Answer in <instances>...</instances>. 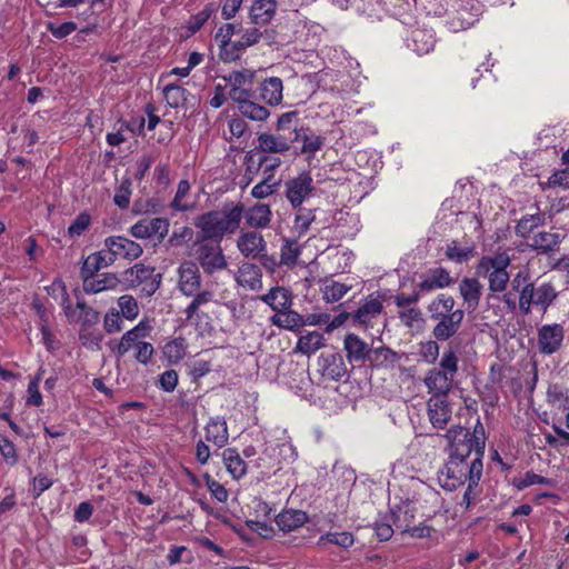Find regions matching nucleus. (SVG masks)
<instances>
[{
	"label": "nucleus",
	"instance_id": "obj_1",
	"mask_svg": "<svg viewBox=\"0 0 569 569\" xmlns=\"http://www.w3.org/2000/svg\"><path fill=\"white\" fill-rule=\"evenodd\" d=\"M511 287L520 295L521 315L528 316L536 308L542 312L556 302L559 292L552 281L537 277L532 279L529 270H519L511 279Z\"/></svg>",
	"mask_w": 569,
	"mask_h": 569
},
{
	"label": "nucleus",
	"instance_id": "obj_2",
	"mask_svg": "<svg viewBox=\"0 0 569 569\" xmlns=\"http://www.w3.org/2000/svg\"><path fill=\"white\" fill-rule=\"evenodd\" d=\"M243 213L244 206L241 202H227L220 210H211L196 217L198 240L220 243L226 234H232L240 228Z\"/></svg>",
	"mask_w": 569,
	"mask_h": 569
},
{
	"label": "nucleus",
	"instance_id": "obj_3",
	"mask_svg": "<svg viewBox=\"0 0 569 569\" xmlns=\"http://www.w3.org/2000/svg\"><path fill=\"white\" fill-rule=\"evenodd\" d=\"M429 319L435 322L431 335L433 339L448 341L460 330L465 310L456 308V300L452 296L440 293L428 306Z\"/></svg>",
	"mask_w": 569,
	"mask_h": 569
},
{
	"label": "nucleus",
	"instance_id": "obj_4",
	"mask_svg": "<svg viewBox=\"0 0 569 569\" xmlns=\"http://www.w3.org/2000/svg\"><path fill=\"white\" fill-rule=\"evenodd\" d=\"M445 438L448 441L450 457L468 459L471 453H473V458L482 460L486 447V433L479 419L472 432L467 428L455 426L447 431Z\"/></svg>",
	"mask_w": 569,
	"mask_h": 569
},
{
	"label": "nucleus",
	"instance_id": "obj_5",
	"mask_svg": "<svg viewBox=\"0 0 569 569\" xmlns=\"http://www.w3.org/2000/svg\"><path fill=\"white\" fill-rule=\"evenodd\" d=\"M482 460L479 458L468 459L450 457L438 473L440 486L449 491L470 481V486H478L482 476Z\"/></svg>",
	"mask_w": 569,
	"mask_h": 569
},
{
	"label": "nucleus",
	"instance_id": "obj_6",
	"mask_svg": "<svg viewBox=\"0 0 569 569\" xmlns=\"http://www.w3.org/2000/svg\"><path fill=\"white\" fill-rule=\"evenodd\" d=\"M510 263L511 258L506 251L483 256L478 261L476 274L488 280V290L491 295L505 292L508 283H511L508 272Z\"/></svg>",
	"mask_w": 569,
	"mask_h": 569
},
{
	"label": "nucleus",
	"instance_id": "obj_7",
	"mask_svg": "<svg viewBox=\"0 0 569 569\" xmlns=\"http://www.w3.org/2000/svg\"><path fill=\"white\" fill-rule=\"evenodd\" d=\"M123 281L129 288H140L141 293L151 297L160 287L161 274L153 267L136 263L122 273Z\"/></svg>",
	"mask_w": 569,
	"mask_h": 569
},
{
	"label": "nucleus",
	"instance_id": "obj_8",
	"mask_svg": "<svg viewBox=\"0 0 569 569\" xmlns=\"http://www.w3.org/2000/svg\"><path fill=\"white\" fill-rule=\"evenodd\" d=\"M197 261L207 274H213L227 268L228 262L220 243H201L196 251Z\"/></svg>",
	"mask_w": 569,
	"mask_h": 569
},
{
	"label": "nucleus",
	"instance_id": "obj_9",
	"mask_svg": "<svg viewBox=\"0 0 569 569\" xmlns=\"http://www.w3.org/2000/svg\"><path fill=\"white\" fill-rule=\"evenodd\" d=\"M286 197L293 208H298L311 194L313 179L309 172H301L298 177L289 179L286 183Z\"/></svg>",
	"mask_w": 569,
	"mask_h": 569
},
{
	"label": "nucleus",
	"instance_id": "obj_10",
	"mask_svg": "<svg viewBox=\"0 0 569 569\" xmlns=\"http://www.w3.org/2000/svg\"><path fill=\"white\" fill-rule=\"evenodd\" d=\"M328 319H329V316L320 315L318 317L317 316L309 317L308 320H305L303 316H301L299 312L291 310L289 308L280 313H274L270 318V321L273 326H276L278 328L290 330V331H296V330L300 329L301 327H303L306 323H309V325H318L321 322L326 323Z\"/></svg>",
	"mask_w": 569,
	"mask_h": 569
},
{
	"label": "nucleus",
	"instance_id": "obj_11",
	"mask_svg": "<svg viewBox=\"0 0 569 569\" xmlns=\"http://www.w3.org/2000/svg\"><path fill=\"white\" fill-rule=\"evenodd\" d=\"M169 231V221L166 218L141 219L130 228V234L137 239L158 237L161 242Z\"/></svg>",
	"mask_w": 569,
	"mask_h": 569
},
{
	"label": "nucleus",
	"instance_id": "obj_12",
	"mask_svg": "<svg viewBox=\"0 0 569 569\" xmlns=\"http://www.w3.org/2000/svg\"><path fill=\"white\" fill-rule=\"evenodd\" d=\"M103 246L113 253L116 260L126 259L132 261L140 258L143 253V249L138 242L123 236L108 237L104 239Z\"/></svg>",
	"mask_w": 569,
	"mask_h": 569
},
{
	"label": "nucleus",
	"instance_id": "obj_13",
	"mask_svg": "<svg viewBox=\"0 0 569 569\" xmlns=\"http://www.w3.org/2000/svg\"><path fill=\"white\" fill-rule=\"evenodd\" d=\"M565 337V329L559 323L543 325L538 329V349L542 355L557 352Z\"/></svg>",
	"mask_w": 569,
	"mask_h": 569
},
{
	"label": "nucleus",
	"instance_id": "obj_14",
	"mask_svg": "<svg viewBox=\"0 0 569 569\" xmlns=\"http://www.w3.org/2000/svg\"><path fill=\"white\" fill-rule=\"evenodd\" d=\"M321 376L328 380L339 381L347 376V367L342 355L336 351L322 352L318 358Z\"/></svg>",
	"mask_w": 569,
	"mask_h": 569
},
{
	"label": "nucleus",
	"instance_id": "obj_15",
	"mask_svg": "<svg viewBox=\"0 0 569 569\" xmlns=\"http://www.w3.org/2000/svg\"><path fill=\"white\" fill-rule=\"evenodd\" d=\"M179 289L187 296H194L201 287L199 267L193 261H184L179 267Z\"/></svg>",
	"mask_w": 569,
	"mask_h": 569
},
{
	"label": "nucleus",
	"instance_id": "obj_16",
	"mask_svg": "<svg viewBox=\"0 0 569 569\" xmlns=\"http://www.w3.org/2000/svg\"><path fill=\"white\" fill-rule=\"evenodd\" d=\"M382 309L383 305L380 297L369 296L352 313V320L363 327L372 326V321L381 315Z\"/></svg>",
	"mask_w": 569,
	"mask_h": 569
},
{
	"label": "nucleus",
	"instance_id": "obj_17",
	"mask_svg": "<svg viewBox=\"0 0 569 569\" xmlns=\"http://www.w3.org/2000/svg\"><path fill=\"white\" fill-rule=\"evenodd\" d=\"M428 417L435 428L443 429L451 419V407L446 397H431L427 403Z\"/></svg>",
	"mask_w": 569,
	"mask_h": 569
},
{
	"label": "nucleus",
	"instance_id": "obj_18",
	"mask_svg": "<svg viewBox=\"0 0 569 569\" xmlns=\"http://www.w3.org/2000/svg\"><path fill=\"white\" fill-rule=\"evenodd\" d=\"M452 283V278L448 270L438 267L429 269L417 284L419 291L431 292L437 289H443Z\"/></svg>",
	"mask_w": 569,
	"mask_h": 569
},
{
	"label": "nucleus",
	"instance_id": "obj_19",
	"mask_svg": "<svg viewBox=\"0 0 569 569\" xmlns=\"http://www.w3.org/2000/svg\"><path fill=\"white\" fill-rule=\"evenodd\" d=\"M237 247L246 258L256 259L266 251L267 243L261 233L248 231L238 238Z\"/></svg>",
	"mask_w": 569,
	"mask_h": 569
},
{
	"label": "nucleus",
	"instance_id": "obj_20",
	"mask_svg": "<svg viewBox=\"0 0 569 569\" xmlns=\"http://www.w3.org/2000/svg\"><path fill=\"white\" fill-rule=\"evenodd\" d=\"M292 141L281 133L262 132L258 136L257 149L263 153H284L290 150Z\"/></svg>",
	"mask_w": 569,
	"mask_h": 569
},
{
	"label": "nucleus",
	"instance_id": "obj_21",
	"mask_svg": "<svg viewBox=\"0 0 569 569\" xmlns=\"http://www.w3.org/2000/svg\"><path fill=\"white\" fill-rule=\"evenodd\" d=\"M146 329L144 322H139L134 328L123 333L119 342H110L109 347L117 358L123 357L133 347L136 349L137 343L141 342L140 339L146 337Z\"/></svg>",
	"mask_w": 569,
	"mask_h": 569
},
{
	"label": "nucleus",
	"instance_id": "obj_22",
	"mask_svg": "<svg viewBox=\"0 0 569 569\" xmlns=\"http://www.w3.org/2000/svg\"><path fill=\"white\" fill-rule=\"evenodd\" d=\"M483 286L477 278L465 277L459 283V293L467 306V310L475 311L480 302Z\"/></svg>",
	"mask_w": 569,
	"mask_h": 569
},
{
	"label": "nucleus",
	"instance_id": "obj_23",
	"mask_svg": "<svg viewBox=\"0 0 569 569\" xmlns=\"http://www.w3.org/2000/svg\"><path fill=\"white\" fill-rule=\"evenodd\" d=\"M259 99L274 107L281 103L283 98V82L278 77H270L260 82L258 87Z\"/></svg>",
	"mask_w": 569,
	"mask_h": 569
},
{
	"label": "nucleus",
	"instance_id": "obj_24",
	"mask_svg": "<svg viewBox=\"0 0 569 569\" xmlns=\"http://www.w3.org/2000/svg\"><path fill=\"white\" fill-rule=\"evenodd\" d=\"M343 347L349 362H365L369 359L371 347L355 333H349L343 340Z\"/></svg>",
	"mask_w": 569,
	"mask_h": 569
},
{
	"label": "nucleus",
	"instance_id": "obj_25",
	"mask_svg": "<svg viewBox=\"0 0 569 569\" xmlns=\"http://www.w3.org/2000/svg\"><path fill=\"white\" fill-rule=\"evenodd\" d=\"M277 11L276 0H254L250 8L249 18L256 26H266L274 17Z\"/></svg>",
	"mask_w": 569,
	"mask_h": 569
},
{
	"label": "nucleus",
	"instance_id": "obj_26",
	"mask_svg": "<svg viewBox=\"0 0 569 569\" xmlns=\"http://www.w3.org/2000/svg\"><path fill=\"white\" fill-rule=\"evenodd\" d=\"M452 377L439 371L437 368L431 369L425 379V383L429 391L435 393L433 397H447L448 392L452 388Z\"/></svg>",
	"mask_w": 569,
	"mask_h": 569
},
{
	"label": "nucleus",
	"instance_id": "obj_27",
	"mask_svg": "<svg viewBox=\"0 0 569 569\" xmlns=\"http://www.w3.org/2000/svg\"><path fill=\"white\" fill-rule=\"evenodd\" d=\"M561 240L562 237L559 233L541 231L531 238V242L528 243V247L538 253L550 254L559 249Z\"/></svg>",
	"mask_w": 569,
	"mask_h": 569
},
{
	"label": "nucleus",
	"instance_id": "obj_28",
	"mask_svg": "<svg viewBox=\"0 0 569 569\" xmlns=\"http://www.w3.org/2000/svg\"><path fill=\"white\" fill-rule=\"evenodd\" d=\"M206 440L212 442L219 448L224 447L229 440L227 422L221 417L209 419L206 428Z\"/></svg>",
	"mask_w": 569,
	"mask_h": 569
},
{
	"label": "nucleus",
	"instance_id": "obj_29",
	"mask_svg": "<svg viewBox=\"0 0 569 569\" xmlns=\"http://www.w3.org/2000/svg\"><path fill=\"white\" fill-rule=\"evenodd\" d=\"M295 138L293 141H302V146L300 152L302 154H308V158L315 157V154L322 149L325 146L326 138L319 134L311 132L309 129L307 130H297L295 129Z\"/></svg>",
	"mask_w": 569,
	"mask_h": 569
},
{
	"label": "nucleus",
	"instance_id": "obj_30",
	"mask_svg": "<svg viewBox=\"0 0 569 569\" xmlns=\"http://www.w3.org/2000/svg\"><path fill=\"white\" fill-rule=\"evenodd\" d=\"M82 282L83 291L89 295H94L104 290L114 289L119 283V279L116 273L106 272L97 277L93 276L92 278L84 279Z\"/></svg>",
	"mask_w": 569,
	"mask_h": 569
},
{
	"label": "nucleus",
	"instance_id": "obj_31",
	"mask_svg": "<svg viewBox=\"0 0 569 569\" xmlns=\"http://www.w3.org/2000/svg\"><path fill=\"white\" fill-rule=\"evenodd\" d=\"M276 523L283 532L293 531L302 527L308 521V515L302 510H283L276 516Z\"/></svg>",
	"mask_w": 569,
	"mask_h": 569
},
{
	"label": "nucleus",
	"instance_id": "obj_32",
	"mask_svg": "<svg viewBox=\"0 0 569 569\" xmlns=\"http://www.w3.org/2000/svg\"><path fill=\"white\" fill-rule=\"evenodd\" d=\"M77 308L79 309V316L76 323L80 325L79 338L80 340H84L87 339V331L99 323L100 315L84 301L79 299L77 301Z\"/></svg>",
	"mask_w": 569,
	"mask_h": 569
},
{
	"label": "nucleus",
	"instance_id": "obj_33",
	"mask_svg": "<svg viewBox=\"0 0 569 569\" xmlns=\"http://www.w3.org/2000/svg\"><path fill=\"white\" fill-rule=\"evenodd\" d=\"M416 508L409 501H403L391 509L392 523L397 530L407 532L415 519Z\"/></svg>",
	"mask_w": 569,
	"mask_h": 569
},
{
	"label": "nucleus",
	"instance_id": "obj_34",
	"mask_svg": "<svg viewBox=\"0 0 569 569\" xmlns=\"http://www.w3.org/2000/svg\"><path fill=\"white\" fill-rule=\"evenodd\" d=\"M262 273L260 268L253 263H243L239 267L237 282L251 290H258L262 287Z\"/></svg>",
	"mask_w": 569,
	"mask_h": 569
},
{
	"label": "nucleus",
	"instance_id": "obj_35",
	"mask_svg": "<svg viewBox=\"0 0 569 569\" xmlns=\"http://www.w3.org/2000/svg\"><path fill=\"white\" fill-rule=\"evenodd\" d=\"M325 336L319 331H311L299 337L295 351L310 356L325 347Z\"/></svg>",
	"mask_w": 569,
	"mask_h": 569
},
{
	"label": "nucleus",
	"instance_id": "obj_36",
	"mask_svg": "<svg viewBox=\"0 0 569 569\" xmlns=\"http://www.w3.org/2000/svg\"><path fill=\"white\" fill-rule=\"evenodd\" d=\"M545 222L546 218L541 212L525 214L518 220L515 227V233L517 237L527 239L530 237L535 229L543 226Z\"/></svg>",
	"mask_w": 569,
	"mask_h": 569
},
{
	"label": "nucleus",
	"instance_id": "obj_37",
	"mask_svg": "<svg viewBox=\"0 0 569 569\" xmlns=\"http://www.w3.org/2000/svg\"><path fill=\"white\" fill-rule=\"evenodd\" d=\"M222 460L227 470L234 479H239L246 475L247 465L236 448L224 449L222 452Z\"/></svg>",
	"mask_w": 569,
	"mask_h": 569
},
{
	"label": "nucleus",
	"instance_id": "obj_38",
	"mask_svg": "<svg viewBox=\"0 0 569 569\" xmlns=\"http://www.w3.org/2000/svg\"><path fill=\"white\" fill-rule=\"evenodd\" d=\"M248 226L252 228H264L269 224L271 210L268 204L258 203L251 207L244 213Z\"/></svg>",
	"mask_w": 569,
	"mask_h": 569
},
{
	"label": "nucleus",
	"instance_id": "obj_39",
	"mask_svg": "<svg viewBox=\"0 0 569 569\" xmlns=\"http://www.w3.org/2000/svg\"><path fill=\"white\" fill-rule=\"evenodd\" d=\"M400 357L397 352L388 347L371 348L369 353V363L375 367H393Z\"/></svg>",
	"mask_w": 569,
	"mask_h": 569
},
{
	"label": "nucleus",
	"instance_id": "obj_40",
	"mask_svg": "<svg viewBox=\"0 0 569 569\" xmlns=\"http://www.w3.org/2000/svg\"><path fill=\"white\" fill-rule=\"evenodd\" d=\"M301 254V247L295 239H284L280 248L279 263L292 269L298 263Z\"/></svg>",
	"mask_w": 569,
	"mask_h": 569
},
{
	"label": "nucleus",
	"instance_id": "obj_41",
	"mask_svg": "<svg viewBox=\"0 0 569 569\" xmlns=\"http://www.w3.org/2000/svg\"><path fill=\"white\" fill-rule=\"evenodd\" d=\"M193 299L188 305V307L184 310L186 318L188 321L199 320V310L202 306L213 301L214 293L211 290H198V292L192 296Z\"/></svg>",
	"mask_w": 569,
	"mask_h": 569
},
{
	"label": "nucleus",
	"instance_id": "obj_42",
	"mask_svg": "<svg viewBox=\"0 0 569 569\" xmlns=\"http://www.w3.org/2000/svg\"><path fill=\"white\" fill-rule=\"evenodd\" d=\"M189 91L179 84L170 83L164 87L163 96L170 108L178 109L186 104Z\"/></svg>",
	"mask_w": 569,
	"mask_h": 569
},
{
	"label": "nucleus",
	"instance_id": "obj_43",
	"mask_svg": "<svg viewBox=\"0 0 569 569\" xmlns=\"http://www.w3.org/2000/svg\"><path fill=\"white\" fill-rule=\"evenodd\" d=\"M187 347L186 339L179 337L164 345L163 355L170 363H178L184 358Z\"/></svg>",
	"mask_w": 569,
	"mask_h": 569
},
{
	"label": "nucleus",
	"instance_id": "obj_44",
	"mask_svg": "<svg viewBox=\"0 0 569 569\" xmlns=\"http://www.w3.org/2000/svg\"><path fill=\"white\" fill-rule=\"evenodd\" d=\"M239 33H241V38L243 39L244 44L248 47L257 44L261 39L266 40L268 44L273 42L272 32L268 29L261 31L257 27H250L246 29L239 27Z\"/></svg>",
	"mask_w": 569,
	"mask_h": 569
},
{
	"label": "nucleus",
	"instance_id": "obj_45",
	"mask_svg": "<svg viewBox=\"0 0 569 569\" xmlns=\"http://www.w3.org/2000/svg\"><path fill=\"white\" fill-rule=\"evenodd\" d=\"M254 77V70L242 69L230 72L228 76H224L223 79L227 81L229 87L251 88Z\"/></svg>",
	"mask_w": 569,
	"mask_h": 569
},
{
	"label": "nucleus",
	"instance_id": "obj_46",
	"mask_svg": "<svg viewBox=\"0 0 569 569\" xmlns=\"http://www.w3.org/2000/svg\"><path fill=\"white\" fill-rule=\"evenodd\" d=\"M238 110L243 117L253 121H264L270 116V111L264 106L254 102L252 99L239 106Z\"/></svg>",
	"mask_w": 569,
	"mask_h": 569
},
{
	"label": "nucleus",
	"instance_id": "obj_47",
	"mask_svg": "<svg viewBox=\"0 0 569 569\" xmlns=\"http://www.w3.org/2000/svg\"><path fill=\"white\" fill-rule=\"evenodd\" d=\"M214 11L216 6L213 3H208L201 11L191 16L186 26V28L189 31V36L198 32L202 28V26L210 19Z\"/></svg>",
	"mask_w": 569,
	"mask_h": 569
},
{
	"label": "nucleus",
	"instance_id": "obj_48",
	"mask_svg": "<svg viewBox=\"0 0 569 569\" xmlns=\"http://www.w3.org/2000/svg\"><path fill=\"white\" fill-rule=\"evenodd\" d=\"M460 7L461 8L457 11V20L460 21V27L462 29H468L475 24L476 17H478L480 8L478 3H473L472 1H467L466 6L461 4Z\"/></svg>",
	"mask_w": 569,
	"mask_h": 569
},
{
	"label": "nucleus",
	"instance_id": "obj_49",
	"mask_svg": "<svg viewBox=\"0 0 569 569\" xmlns=\"http://www.w3.org/2000/svg\"><path fill=\"white\" fill-rule=\"evenodd\" d=\"M349 290V286L333 280L326 281L322 288L323 298L327 302L339 301Z\"/></svg>",
	"mask_w": 569,
	"mask_h": 569
},
{
	"label": "nucleus",
	"instance_id": "obj_50",
	"mask_svg": "<svg viewBox=\"0 0 569 569\" xmlns=\"http://www.w3.org/2000/svg\"><path fill=\"white\" fill-rule=\"evenodd\" d=\"M273 174L269 173L261 182L256 184L252 190L251 194L253 198L257 199H263L270 194H272L277 188L279 187V181H272Z\"/></svg>",
	"mask_w": 569,
	"mask_h": 569
},
{
	"label": "nucleus",
	"instance_id": "obj_51",
	"mask_svg": "<svg viewBox=\"0 0 569 569\" xmlns=\"http://www.w3.org/2000/svg\"><path fill=\"white\" fill-rule=\"evenodd\" d=\"M249 48L244 44L242 38L238 41H230V44H227L222 49H220V58L224 62L236 61L240 58L241 53Z\"/></svg>",
	"mask_w": 569,
	"mask_h": 569
},
{
	"label": "nucleus",
	"instance_id": "obj_52",
	"mask_svg": "<svg viewBox=\"0 0 569 569\" xmlns=\"http://www.w3.org/2000/svg\"><path fill=\"white\" fill-rule=\"evenodd\" d=\"M321 542H330V543H333V545H337L339 547L347 549L353 545L355 538H353L352 533L347 532V531L327 532L319 538L318 543H321Z\"/></svg>",
	"mask_w": 569,
	"mask_h": 569
},
{
	"label": "nucleus",
	"instance_id": "obj_53",
	"mask_svg": "<svg viewBox=\"0 0 569 569\" xmlns=\"http://www.w3.org/2000/svg\"><path fill=\"white\" fill-rule=\"evenodd\" d=\"M316 216L312 209L298 207V211L295 218V229L300 233H306L315 221Z\"/></svg>",
	"mask_w": 569,
	"mask_h": 569
},
{
	"label": "nucleus",
	"instance_id": "obj_54",
	"mask_svg": "<svg viewBox=\"0 0 569 569\" xmlns=\"http://www.w3.org/2000/svg\"><path fill=\"white\" fill-rule=\"evenodd\" d=\"M190 191V183L188 180H181L178 184V189L170 207L177 211H188L192 208L191 204L183 202V198Z\"/></svg>",
	"mask_w": 569,
	"mask_h": 569
},
{
	"label": "nucleus",
	"instance_id": "obj_55",
	"mask_svg": "<svg viewBox=\"0 0 569 569\" xmlns=\"http://www.w3.org/2000/svg\"><path fill=\"white\" fill-rule=\"evenodd\" d=\"M439 366V371H442L452 378L455 377L458 371V357L451 348L443 352Z\"/></svg>",
	"mask_w": 569,
	"mask_h": 569
},
{
	"label": "nucleus",
	"instance_id": "obj_56",
	"mask_svg": "<svg viewBox=\"0 0 569 569\" xmlns=\"http://www.w3.org/2000/svg\"><path fill=\"white\" fill-rule=\"evenodd\" d=\"M91 217L87 212L79 213L68 228L70 238L80 237L90 226Z\"/></svg>",
	"mask_w": 569,
	"mask_h": 569
},
{
	"label": "nucleus",
	"instance_id": "obj_57",
	"mask_svg": "<svg viewBox=\"0 0 569 569\" xmlns=\"http://www.w3.org/2000/svg\"><path fill=\"white\" fill-rule=\"evenodd\" d=\"M292 306V295L291 292L283 287H276V297H274V306H272V310L276 313H280Z\"/></svg>",
	"mask_w": 569,
	"mask_h": 569
},
{
	"label": "nucleus",
	"instance_id": "obj_58",
	"mask_svg": "<svg viewBox=\"0 0 569 569\" xmlns=\"http://www.w3.org/2000/svg\"><path fill=\"white\" fill-rule=\"evenodd\" d=\"M130 197H131V181H130V179H124V180H122L120 186L116 189L113 201L119 208L127 209L130 203Z\"/></svg>",
	"mask_w": 569,
	"mask_h": 569
},
{
	"label": "nucleus",
	"instance_id": "obj_59",
	"mask_svg": "<svg viewBox=\"0 0 569 569\" xmlns=\"http://www.w3.org/2000/svg\"><path fill=\"white\" fill-rule=\"evenodd\" d=\"M121 313L128 320L134 319L139 313L137 300L131 296H121L118 301Z\"/></svg>",
	"mask_w": 569,
	"mask_h": 569
},
{
	"label": "nucleus",
	"instance_id": "obj_60",
	"mask_svg": "<svg viewBox=\"0 0 569 569\" xmlns=\"http://www.w3.org/2000/svg\"><path fill=\"white\" fill-rule=\"evenodd\" d=\"M550 483H551V480L549 478H545L540 475L535 473L533 471H528V472H526V475L522 478L515 480V486L519 490H522L532 485H547L548 486Z\"/></svg>",
	"mask_w": 569,
	"mask_h": 569
},
{
	"label": "nucleus",
	"instance_id": "obj_61",
	"mask_svg": "<svg viewBox=\"0 0 569 569\" xmlns=\"http://www.w3.org/2000/svg\"><path fill=\"white\" fill-rule=\"evenodd\" d=\"M236 32H239V28L237 29V24H234V23L222 24L218 29V31L214 36L216 41H218V43H219V49H222L227 44H230L231 38Z\"/></svg>",
	"mask_w": 569,
	"mask_h": 569
},
{
	"label": "nucleus",
	"instance_id": "obj_62",
	"mask_svg": "<svg viewBox=\"0 0 569 569\" xmlns=\"http://www.w3.org/2000/svg\"><path fill=\"white\" fill-rule=\"evenodd\" d=\"M48 31L57 39H63L77 30V24L72 21L56 24L53 22L48 23Z\"/></svg>",
	"mask_w": 569,
	"mask_h": 569
},
{
	"label": "nucleus",
	"instance_id": "obj_63",
	"mask_svg": "<svg viewBox=\"0 0 569 569\" xmlns=\"http://www.w3.org/2000/svg\"><path fill=\"white\" fill-rule=\"evenodd\" d=\"M470 251V249L461 248L453 241L447 246L446 257L451 261L461 263L468 260Z\"/></svg>",
	"mask_w": 569,
	"mask_h": 569
},
{
	"label": "nucleus",
	"instance_id": "obj_64",
	"mask_svg": "<svg viewBox=\"0 0 569 569\" xmlns=\"http://www.w3.org/2000/svg\"><path fill=\"white\" fill-rule=\"evenodd\" d=\"M399 319L408 328H412L416 322L422 320V312L419 308H407L399 311Z\"/></svg>",
	"mask_w": 569,
	"mask_h": 569
}]
</instances>
